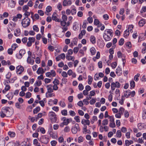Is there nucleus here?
I'll return each instance as SVG.
<instances>
[{
    "instance_id": "nucleus-1",
    "label": "nucleus",
    "mask_w": 146,
    "mask_h": 146,
    "mask_svg": "<svg viewBox=\"0 0 146 146\" xmlns=\"http://www.w3.org/2000/svg\"><path fill=\"white\" fill-rule=\"evenodd\" d=\"M30 23V20L28 17H25L23 20L21 24L24 28H26L28 27Z\"/></svg>"
},
{
    "instance_id": "nucleus-2",
    "label": "nucleus",
    "mask_w": 146,
    "mask_h": 146,
    "mask_svg": "<svg viewBox=\"0 0 146 146\" xmlns=\"http://www.w3.org/2000/svg\"><path fill=\"white\" fill-rule=\"evenodd\" d=\"M71 130L72 133L74 134H76L78 131L80 130V129L79 124L78 123H76L75 125L72 127Z\"/></svg>"
},
{
    "instance_id": "nucleus-3",
    "label": "nucleus",
    "mask_w": 146,
    "mask_h": 146,
    "mask_svg": "<svg viewBox=\"0 0 146 146\" xmlns=\"http://www.w3.org/2000/svg\"><path fill=\"white\" fill-rule=\"evenodd\" d=\"M121 84L118 82H112L111 84V90L113 91L115 89V87L119 88L120 87Z\"/></svg>"
},
{
    "instance_id": "nucleus-4",
    "label": "nucleus",
    "mask_w": 146,
    "mask_h": 146,
    "mask_svg": "<svg viewBox=\"0 0 146 146\" xmlns=\"http://www.w3.org/2000/svg\"><path fill=\"white\" fill-rule=\"evenodd\" d=\"M11 110V109L9 107H3L1 109L2 111L8 115H11L12 113H10V112Z\"/></svg>"
},
{
    "instance_id": "nucleus-5",
    "label": "nucleus",
    "mask_w": 146,
    "mask_h": 146,
    "mask_svg": "<svg viewBox=\"0 0 146 146\" xmlns=\"http://www.w3.org/2000/svg\"><path fill=\"white\" fill-rule=\"evenodd\" d=\"M49 116L50 117L52 121L55 122L57 120L56 115L55 113L52 111H50L49 112Z\"/></svg>"
},
{
    "instance_id": "nucleus-6",
    "label": "nucleus",
    "mask_w": 146,
    "mask_h": 146,
    "mask_svg": "<svg viewBox=\"0 0 146 146\" xmlns=\"http://www.w3.org/2000/svg\"><path fill=\"white\" fill-rule=\"evenodd\" d=\"M25 50L24 49L21 50L19 51V54H17L16 55L17 57L18 58L21 59L23 55L25 53Z\"/></svg>"
},
{
    "instance_id": "nucleus-7",
    "label": "nucleus",
    "mask_w": 146,
    "mask_h": 146,
    "mask_svg": "<svg viewBox=\"0 0 146 146\" xmlns=\"http://www.w3.org/2000/svg\"><path fill=\"white\" fill-rule=\"evenodd\" d=\"M16 72L17 74H20L24 71L23 67L21 66H18L16 68Z\"/></svg>"
},
{
    "instance_id": "nucleus-8",
    "label": "nucleus",
    "mask_w": 146,
    "mask_h": 146,
    "mask_svg": "<svg viewBox=\"0 0 146 146\" xmlns=\"http://www.w3.org/2000/svg\"><path fill=\"white\" fill-rule=\"evenodd\" d=\"M103 38L106 41H110L111 38L112 36L107 34L106 33H104L103 34Z\"/></svg>"
},
{
    "instance_id": "nucleus-9",
    "label": "nucleus",
    "mask_w": 146,
    "mask_h": 146,
    "mask_svg": "<svg viewBox=\"0 0 146 146\" xmlns=\"http://www.w3.org/2000/svg\"><path fill=\"white\" fill-rule=\"evenodd\" d=\"M35 40V39L34 37H29L28 38V41L27 43V46L28 47L31 46L32 44L34 42Z\"/></svg>"
},
{
    "instance_id": "nucleus-10",
    "label": "nucleus",
    "mask_w": 146,
    "mask_h": 146,
    "mask_svg": "<svg viewBox=\"0 0 146 146\" xmlns=\"http://www.w3.org/2000/svg\"><path fill=\"white\" fill-rule=\"evenodd\" d=\"M41 142L45 144H46L48 143L49 141V139L45 136H43L40 139Z\"/></svg>"
},
{
    "instance_id": "nucleus-11",
    "label": "nucleus",
    "mask_w": 146,
    "mask_h": 146,
    "mask_svg": "<svg viewBox=\"0 0 146 146\" xmlns=\"http://www.w3.org/2000/svg\"><path fill=\"white\" fill-rule=\"evenodd\" d=\"M72 3V1L71 0H64L63 1L62 5L63 6H66L70 5Z\"/></svg>"
},
{
    "instance_id": "nucleus-12",
    "label": "nucleus",
    "mask_w": 146,
    "mask_h": 146,
    "mask_svg": "<svg viewBox=\"0 0 146 146\" xmlns=\"http://www.w3.org/2000/svg\"><path fill=\"white\" fill-rule=\"evenodd\" d=\"M56 13L54 12L52 16V19L53 20L55 21L56 22H60V20L58 19L56 16Z\"/></svg>"
},
{
    "instance_id": "nucleus-13",
    "label": "nucleus",
    "mask_w": 146,
    "mask_h": 146,
    "mask_svg": "<svg viewBox=\"0 0 146 146\" xmlns=\"http://www.w3.org/2000/svg\"><path fill=\"white\" fill-rule=\"evenodd\" d=\"M115 73L118 76H120L122 74V73L121 68L120 67L118 66L116 70Z\"/></svg>"
},
{
    "instance_id": "nucleus-14",
    "label": "nucleus",
    "mask_w": 146,
    "mask_h": 146,
    "mask_svg": "<svg viewBox=\"0 0 146 146\" xmlns=\"http://www.w3.org/2000/svg\"><path fill=\"white\" fill-rule=\"evenodd\" d=\"M46 87L47 88V92L48 93H51L53 92L52 87V85L51 84H50L46 86Z\"/></svg>"
},
{
    "instance_id": "nucleus-15",
    "label": "nucleus",
    "mask_w": 146,
    "mask_h": 146,
    "mask_svg": "<svg viewBox=\"0 0 146 146\" xmlns=\"http://www.w3.org/2000/svg\"><path fill=\"white\" fill-rule=\"evenodd\" d=\"M71 8L72 9L71 10V13L72 15H74L76 14V10L75 8V7L74 6H72Z\"/></svg>"
},
{
    "instance_id": "nucleus-16",
    "label": "nucleus",
    "mask_w": 146,
    "mask_h": 146,
    "mask_svg": "<svg viewBox=\"0 0 146 146\" xmlns=\"http://www.w3.org/2000/svg\"><path fill=\"white\" fill-rule=\"evenodd\" d=\"M45 71L44 70L40 67L36 71L37 73L38 74H42Z\"/></svg>"
},
{
    "instance_id": "nucleus-17",
    "label": "nucleus",
    "mask_w": 146,
    "mask_h": 146,
    "mask_svg": "<svg viewBox=\"0 0 146 146\" xmlns=\"http://www.w3.org/2000/svg\"><path fill=\"white\" fill-rule=\"evenodd\" d=\"M85 68L84 67H82L81 66H79L77 70V72L79 73H82L84 72L85 70Z\"/></svg>"
},
{
    "instance_id": "nucleus-18",
    "label": "nucleus",
    "mask_w": 146,
    "mask_h": 146,
    "mask_svg": "<svg viewBox=\"0 0 146 146\" xmlns=\"http://www.w3.org/2000/svg\"><path fill=\"white\" fill-rule=\"evenodd\" d=\"M100 22L99 20L97 19H95L94 21V25H97L98 27H99L102 26V24L100 23Z\"/></svg>"
},
{
    "instance_id": "nucleus-19",
    "label": "nucleus",
    "mask_w": 146,
    "mask_h": 146,
    "mask_svg": "<svg viewBox=\"0 0 146 146\" xmlns=\"http://www.w3.org/2000/svg\"><path fill=\"white\" fill-rule=\"evenodd\" d=\"M90 40L91 42L93 44H94L96 42V39L95 37L93 36L92 35L90 37Z\"/></svg>"
},
{
    "instance_id": "nucleus-20",
    "label": "nucleus",
    "mask_w": 146,
    "mask_h": 146,
    "mask_svg": "<svg viewBox=\"0 0 146 146\" xmlns=\"http://www.w3.org/2000/svg\"><path fill=\"white\" fill-rule=\"evenodd\" d=\"M66 59L68 60L74 61L75 58L74 56H71L70 55H67L66 56Z\"/></svg>"
},
{
    "instance_id": "nucleus-21",
    "label": "nucleus",
    "mask_w": 146,
    "mask_h": 146,
    "mask_svg": "<svg viewBox=\"0 0 146 146\" xmlns=\"http://www.w3.org/2000/svg\"><path fill=\"white\" fill-rule=\"evenodd\" d=\"M52 9V7L50 6H48L46 8V12H45V13L48 15V14L47 13L50 12L51 11Z\"/></svg>"
},
{
    "instance_id": "nucleus-22",
    "label": "nucleus",
    "mask_w": 146,
    "mask_h": 146,
    "mask_svg": "<svg viewBox=\"0 0 146 146\" xmlns=\"http://www.w3.org/2000/svg\"><path fill=\"white\" fill-rule=\"evenodd\" d=\"M145 23V21L144 19L140 20L139 22V24L140 26L142 27Z\"/></svg>"
},
{
    "instance_id": "nucleus-23",
    "label": "nucleus",
    "mask_w": 146,
    "mask_h": 146,
    "mask_svg": "<svg viewBox=\"0 0 146 146\" xmlns=\"http://www.w3.org/2000/svg\"><path fill=\"white\" fill-rule=\"evenodd\" d=\"M124 95L126 98H127L130 95V90H128L124 92Z\"/></svg>"
},
{
    "instance_id": "nucleus-24",
    "label": "nucleus",
    "mask_w": 146,
    "mask_h": 146,
    "mask_svg": "<svg viewBox=\"0 0 146 146\" xmlns=\"http://www.w3.org/2000/svg\"><path fill=\"white\" fill-rule=\"evenodd\" d=\"M105 33H106L107 34L111 36H112V30L110 29H107L105 31Z\"/></svg>"
},
{
    "instance_id": "nucleus-25",
    "label": "nucleus",
    "mask_w": 146,
    "mask_h": 146,
    "mask_svg": "<svg viewBox=\"0 0 146 146\" xmlns=\"http://www.w3.org/2000/svg\"><path fill=\"white\" fill-rule=\"evenodd\" d=\"M40 110V108L38 106L36 108H35L33 110V112L34 114L37 113Z\"/></svg>"
},
{
    "instance_id": "nucleus-26",
    "label": "nucleus",
    "mask_w": 146,
    "mask_h": 146,
    "mask_svg": "<svg viewBox=\"0 0 146 146\" xmlns=\"http://www.w3.org/2000/svg\"><path fill=\"white\" fill-rule=\"evenodd\" d=\"M93 78L90 76H88V83L90 85L92 84V82L93 81Z\"/></svg>"
},
{
    "instance_id": "nucleus-27",
    "label": "nucleus",
    "mask_w": 146,
    "mask_h": 146,
    "mask_svg": "<svg viewBox=\"0 0 146 146\" xmlns=\"http://www.w3.org/2000/svg\"><path fill=\"white\" fill-rule=\"evenodd\" d=\"M7 97L9 100L12 99L13 97V95L12 92L9 93L7 95Z\"/></svg>"
},
{
    "instance_id": "nucleus-28",
    "label": "nucleus",
    "mask_w": 146,
    "mask_h": 146,
    "mask_svg": "<svg viewBox=\"0 0 146 146\" xmlns=\"http://www.w3.org/2000/svg\"><path fill=\"white\" fill-rule=\"evenodd\" d=\"M39 130L42 134H44L45 133V130L44 128L42 127H39L38 129V131H39Z\"/></svg>"
},
{
    "instance_id": "nucleus-29",
    "label": "nucleus",
    "mask_w": 146,
    "mask_h": 146,
    "mask_svg": "<svg viewBox=\"0 0 146 146\" xmlns=\"http://www.w3.org/2000/svg\"><path fill=\"white\" fill-rule=\"evenodd\" d=\"M133 27L134 26L133 25H130L128 26L127 29L128 30H129V31H130L131 33H132L133 32L132 30L133 29Z\"/></svg>"
},
{
    "instance_id": "nucleus-30",
    "label": "nucleus",
    "mask_w": 146,
    "mask_h": 146,
    "mask_svg": "<svg viewBox=\"0 0 146 146\" xmlns=\"http://www.w3.org/2000/svg\"><path fill=\"white\" fill-rule=\"evenodd\" d=\"M142 117L144 119H145L146 118V109H143Z\"/></svg>"
},
{
    "instance_id": "nucleus-31",
    "label": "nucleus",
    "mask_w": 146,
    "mask_h": 146,
    "mask_svg": "<svg viewBox=\"0 0 146 146\" xmlns=\"http://www.w3.org/2000/svg\"><path fill=\"white\" fill-rule=\"evenodd\" d=\"M8 134L11 137H14L15 135V133L14 132L11 131L8 132Z\"/></svg>"
},
{
    "instance_id": "nucleus-32",
    "label": "nucleus",
    "mask_w": 146,
    "mask_h": 146,
    "mask_svg": "<svg viewBox=\"0 0 146 146\" xmlns=\"http://www.w3.org/2000/svg\"><path fill=\"white\" fill-rule=\"evenodd\" d=\"M90 51L92 55L95 54L96 52V50L94 47H92L90 49Z\"/></svg>"
},
{
    "instance_id": "nucleus-33",
    "label": "nucleus",
    "mask_w": 146,
    "mask_h": 146,
    "mask_svg": "<svg viewBox=\"0 0 146 146\" xmlns=\"http://www.w3.org/2000/svg\"><path fill=\"white\" fill-rule=\"evenodd\" d=\"M129 30H128L127 29L124 32V37L127 36L129 35Z\"/></svg>"
},
{
    "instance_id": "nucleus-34",
    "label": "nucleus",
    "mask_w": 146,
    "mask_h": 146,
    "mask_svg": "<svg viewBox=\"0 0 146 146\" xmlns=\"http://www.w3.org/2000/svg\"><path fill=\"white\" fill-rule=\"evenodd\" d=\"M108 120L107 119L104 120L102 121V125H106L108 124Z\"/></svg>"
},
{
    "instance_id": "nucleus-35",
    "label": "nucleus",
    "mask_w": 146,
    "mask_h": 146,
    "mask_svg": "<svg viewBox=\"0 0 146 146\" xmlns=\"http://www.w3.org/2000/svg\"><path fill=\"white\" fill-rule=\"evenodd\" d=\"M41 81L40 80H38L36 82V83L34 84V85L35 86H40L41 85Z\"/></svg>"
},
{
    "instance_id": "nucleus-36",
    "label": "nucleus",
    "mask_w": 146,
    "mask_h": 146,
    "mask_svg": "<svg viewBox=\"0 0 146 146\" xmlns=\"http://www.w3.org/2000/svg\"><path fill=\"white\" fill-rule=\"evenodd\" d=\"M59 81L57 79H55L53 82V83L54 85H58L59 84Z\"/></svg>"
},
{
    "instance_id": "nucleus-37",
    "label": "nucleus",
    "mask_w": 146,
    "mask_h": 146,
    "mask_svg": "<svg viewBox=\"0 0 146 146\" xmlns=\"http://www.w3.org/2000/svg\"><path fill=\"white\" fill-rule=\"evenodd\" d=\"M78 38H74L73 40L72 41V44L73 43L74 45H76L77 42L78 41Z\"/></svg>"
},
{
    "instance_id": "nucleus-38",
    "label": "nucleus",
    "mask_w": 146,
    "mask_h": 146,
    "mask_svg": "<svg viewBox=\"0 0 146 146\" xmlns=\"http://www.w3.org/2000/svg\"><path fill=\"white\" fill-rule=\"evenodd\" d=\"M140 74L138 73L135 75L134 77V80L135 81H137L139 80V77Z\"/></svg>"
},
{
    "instance_id": "nucleus-39",
    "label": "nucleus",
    "mask_w": 146,
    "mask_h": 146,
    "mask_svg": "<svg viewBox=\"0 0 146 146\" xmlns=\"http://www.w3.org/2000/svg\"><path fill=\"white\" fill-rule=\"evenodd\" d=\"M62 32L63 33H64L65 32L67 31L68 29V27L66 26H63L62 27Z\"/></svg>"
},
{
    "instance_id": "nucleus-40",
    "label": "nucleus",
    "mask_w": 146,
    "mask_h": 146,
    "mask_svg": "<svg viewBox=\"0 0 146 146\" xmlns=\"http://www.w3.org/2000/svg\"><path fill=\"white\" fill-rule=\"evenodd\" d=\"M59 105L62 108L66 106L65 103L62 101H60L59 102Z\"/></svg>"
},
{
    "instance_id": "nucleus-41",
    "label": "nucleus",
    "mask_w": 146,
    "mask_h": 146,
    "mask_svg": "<svg viewBox=\"0 0 146 146\" xmlns=\"http://www.w3.org/2000/svg\"><path fill=\"white\" fill-rule=\"evenodd\" d=\"M64 124L65 125H67L69 123V119H64L63 121Z\"/></svg>"
},
{
    "instance_id": "nucleus-42",
    "label": "nucleus",
    "mask_w": 146,
    "mask_h": 146,
    "mask_svg": "<svg viewBox=\"0 0 146 146\" xmlns=\"http://www.w3.org/2000/svg\"><path fill=\"white\" fill-rule=\"evenodd\" d=\"M50 74L52 77H54L56 75L55 72L54 70H50Z\"/></svg>"
},
{
    "instance_id": "nucleus-43",
    "label": "nucleus",
    "mask_w": 146,
    "mask_h": 146,
    "mask_svg": "<svg viewBox=\"0 0 146 146\" xmlns=\"http://www.w3.org/2000/svg\"><path fill=\"white\" fill-rule=\"evenodd\" d=\"M70 128L68 126H66L64 129V131L65 132L68 133L70 131Z\"/></svg>"
},
{
    "instance_id": "nucleus-44",
    "label": "nucleus",
    "mask_w": 146,
    "mask_h": 146,
    "mask_svg": "<svg viewBox=\"0 0 146 146\" xmlns=\"http://www.w3.org/2000/svg\"><path fill=\"white\" fill-rule=\"evenodd\" d=\"M61 113L63 115H66L67 114V111L66 110H62L61 111Z\"/></svg>"
},
{
    "instance_id": "nucleus-45",
    "label": "nucleus",
    "mask_w": 146,
    "mask_h": 146,
    "mask_svg": "<svg viewBox=\"0 0 146 146\" xmlns=\"http://www.w3.org/2000/svg\"><path fill=\"white\" fill-rule=\"evenodd\" d=\"M124 43V40L123 38H121L119 41V44L120 45H123Z\"/></svg>"
},
{
    "instance_id": "nucleus-46",
    "label": "nucleus",
    "mask_w": 146,
    "mask_h": 146,
    "mask_svg": "<svg viewBox=\"0 0 146 146\" xmlns=\"http://www.w3.org/2000/svg\"><path fill=\"white\" fill-rule=\"evenodd\" d=\"M124 109L122 107H120L119 110V113H120L123 114L124 112Z\"/></svg>"
},
{
    "instance_id": "nucleus-47",
    "label": "nucleus",
    "mask_w": 146,
    "mask_h": 146,
    "mask_svg": "<svg viewBox=\"0 0 146 146\" xmlns=\"http://www.w3.org/2000/svg\"><path fill=\"white\" fill-rule=\"evenodd\" d=\"M116 135L117 137L120 138L121 136V131L120 130H118L117 131L116 133Z\"/></svg>"
},
{
    "instance_id": "nucleus-48",
    "label": "nucleus",
    "mask_w": 146,
    "mask_h": 146,
    "mask_svg": "<svg viewBox=\"0 0 146 146\" xmlns=\"http://www.w3.org/2000/svg\"><path fill=\"white\" fill-rule=\"evenodd\" d=\"M109 126L110 127H115V125L114 121L110 122V124Z\"/></svg>"
},
{
    "instance_id": "nucleus-49",
    "label": "nucleus",
    "mask_w": 146,
    "mask_h": 146,
    "mask_svg": "<svg viewBox=\"0 0 146 146\" xmlns=\"http://www.w3.org/2000/svg\"><path fill=\"white\" fill-rule=\"evenodd\" d=\"M78 89L82 91L84 89V86L81 83H80L78 85Z\"/></svg>"
},
{
    "instance_id": "nucleus-50",
    "label": "nucleus",
    "mask_w": 146,
    "mask_h": 146,
    "mask_svg": "<svg viewBox=\"0 0 146 146\" xmlns=\"http://www.w3.org/2000/svg\"><path fill=\"white\" fill-rule=\"evenodd\" d=\"M5 89L7 91L10 89V86L9 84H5Z\"/></svg>"
},
{
    "instance_id": "nucleus-51",
    "label": "nucleus",
    "mask_w": 146,
    "mask_h": 146,
    "mask_svg": "<svg viewBox=\"0 0 146 146\" xmlns=\"http://www.w3.org/2000/svg\"><path fill=\"white\" fill-rule=\"evenodd\" d=\"M62 21H66L67 20V17L66 15L63 14L62 17Z\"/></svg>"
},
{
    "instance_id": "nucleus-52",
    "label": "nucleus",
    "mask_w": 146,
    "mask_h": 146,
    "mask_svg": "<svg viewBox=\"0 0 146 146\" xmlns=\"http://www.w3.org/2000/svg\"><path fill=\"white\" fill-rule=\"evenodd\" d=\"M33 30L36 32H37L39 31V29L38 28L37 26L36 25H34L33 26Z\"/></svg>"
},
{
    "instance_id": "nucleus-53",
    "label": "nucleus",
    "mask_w": 146,
    "mask_h": 146,
    "mask_svg": "<svg viewBox=\"0 0 146 146\" xmlns=\"http://www.w3.org/2000/svg\"><path fill=\"white\" fill-rule=\"evenodd\" d=\"M130 85L131 87L134 88L135 85V84L134 81L133 80H132L130 82Z\"/></svg>"
},
{
    "instance_id": "nucleus-54",
    "label": "nucleus",
    "mask_w": 146,
    "mask_h": 146,
    "mask_svg": "<svg viewBox=\"0 0 146 146\" xmlns=\"http://www.w3.org/2000/svg\"><path fill=\"white\" fill-rule=\"evenodd\" d=\"M69 112L70 115L72 116H74L76 114V113L74 111L70 110Z\"/></svg>"
},
{
    "instance_id": "nucleus-55",
    "label": "nucleus",
    "mask_w": 146,
    "mask_h": 146,
    "mask_svg": "<svg viewBox=\"0 0 146 146\" xmlns=\"http://www.w3.org/2000/svg\"><path fill=\"white\" fill-rule=\"evenodd\" d=\"M58 141L60 143H62L64 141V139L62 136H60L58 138Z\"/></svg>"
},
{
    "instance_id": "nucleus-56",
    "label": "nucleus",
    "mask_w": 146,
    "mask_h": 146,
    "mask_svg": "<svg viewBox=\"0 0 146 146\" xmlns=\"http://www.w3.org/2000/svg\"><path fill=\"white\" fill-rule=\"evenodd\" d=\"M30 12L27 11L25 12V13L23 15H25V17H28L30 15Z\"/></svg>"
},
{
    "instance_id": "nucleus-57",
    "label": "nucleus",
    "mask_w": 146,
    "mask_h": 146,
    "mask_svg": "<svg viewBox=\"0 0 146 146\" xmlns=\"http://www.w3.org/2000/svg\"><path fill=\"white\" fill-rule=\"evenodd\" d=\"M29 7L27 5H25L23 7V11H24L25 12L27 11Z\"/></svg>"
},
{
    "instance_id": "nucleus-58",
    "label": "nucleus",
    "mask_w": 146,
    "mask_h": 146,
    "mask_svg": "<svg viewBox=\"0 0 146 146\" xmlns=\"http://www.w3.org/2000/svg\"><path fill=\"white\" fill-rule=\"evenodd\" d=\"M57 142L55 140H53L51 141L50 142L51 145L52 146H55L57 144Z\"/></svg>"
},
{
    "instance_id": "nucleus-59",
    "label": "nucleus",
    "mask_w": 146,
    "mask_h": 146,
    "mask_svg": "<svg viewBox=\"0 0 146 146\" xmlns=\"http://www.w3.org/2000/svg\"><path fill=\"white\" fill-rule=\"evenodd\" d=\"M117 66V63L116 62H113L112 63V64H111V66L114 69L115 68V67H116Z\"/></svg>"
},
{
    "instance_id": "nucleus-60",
    "label": "nucleus",
    "mask_w": 146,
    "mask_h": 146,
    "mask_svg": "<svg viewBox=\"0 0 146 146\" xmlns=\"http://www.w3.org/2000/svg\"><path fill=\"white\" fill-rule=\"evenodd\" d=\"M74 119L77 122H80V117L79 116H75L74 117Z\"/></svg>"
},
{
    "instance_id": "nucleus-61",
    "label": "nucleus",
    "mask_w": 146,
    "mask_h": 146,
    "mask_svg": "<svg viewBox=\"0 0 146 146\" xmlns=\"http://www.w3.org/2000/svg\"><path fill=\"white\" fill-rule=\"evenodd\" d=\"M60 24L62 26H66V21H61L60 22Z\"/></svg>"
},
{
    "instance_id": "nucleus-62",
    "label": "nucleus",
    "mask_w": 146,
    "mask_h": 146,
    "mask_svg": "<svg viewBox=\"0 0 146 146\" xmlns=\"http://www.w3.org/2000/svg\"><path fill=\"white\" fill-rule=\"evenodd\" d=\"M38 13L40 16H42L44 15V12L41 10H38Z\"/></svg>"
},
{
    "instance_id": "nucleus-63",
    "label": "nucleus",
    "mask_w": 146,
    "mask_h": 146,
    "mask_svg": "<svg viewBox=\"0 0 146 146\" xmlns=\"http://www.w3.org/2000/svg\"><path fill=\"white\" fill-rule=\"evenodd\" d=\"M27 63H30L31 64L33 65L34 64V60H32L31 59V58L29 59V60H28V62L27 61Z\"/></svg>"
},
{
    "instance_id": "nucleus-64",
    "label": "nucleus",
    "mask_w": 146,
    "mask_h": 146,
    "mask_svg": "<svg viewBox=\"0 0 146 146\" xmlns=\"http://www.w3.org/2000/svg\"><path fill=\"white\" fill-rule=\"evenodd\" d=\"M44 81L46 84H47L50 83L51 80L50 79L45 78L44 79Z\"/></svg>"
}]
</instances>
